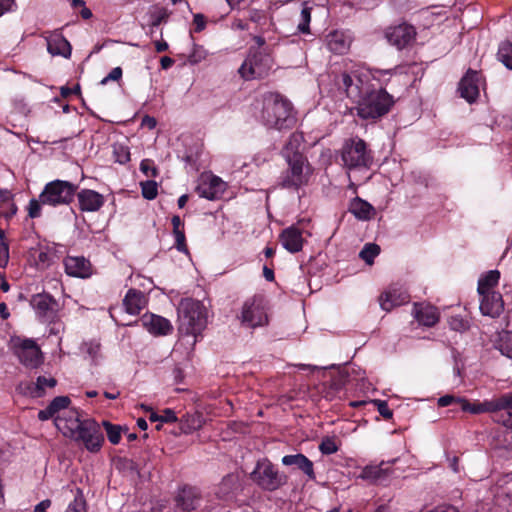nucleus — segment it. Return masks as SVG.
I'll return each mask as SVG.
<instances>
[{
	"mask_svg": "<svg viewBox=\"0 0 512 512\" xmlns=\"http://www.w3.org/2000/svg\"><path fill=\"white\" fill-rule=\"evenodd\" d=\"M122 78V69L121 67H115L113 68L110 73L104 77L100 84L101 85H105L107 84L109 81H118Z\"/></svg>",
	"mask_w": 512,
	"mask_h": 512,
	"instance_id": "57",
	"label": "nucleus"
},
{
	"mask_svg": "<svg viewBox=\"0 0 512 512\" xmlns=\"http://www.w3.org/2000/svg\"><path fill=\"white\" fill-rule=\"evenodd\" d=\"M56 413L52 410V408L48 405L45 409L40 410L38 413V418L42 421L48 420L54 417Z\"/></svg>",
	"mask_w": 512,
	"mask_h": 512,
	"instance_id": "61",
	"label": "nucleus"
},
{
	"mask_svg": "<svg viewBox=\"0 0 512 512\" xmlns=\"http://www.w3.org/2000/svg\"><path fill=\"white\" fill-rule=\"evenodd\" d=\"M176 506L183 511H193L200 506L202 501L201 492L193 486H185L179 490L176 498Z\"/></svg>",
	"mask_w": 512,
	"mask_h": 512,
	"instance_id": "16",
	"label": "nucleus"
},
{
	"mask_svg": "<svg viewBox=\"0 0 512 512\" xmlns=\"http://www.w3.org/2000/svg\"><path fill=\"white\" fill-rule=\"evenodd\" d=\"M51 297L44 294H37L35 295L32 300L31 304L33 308L39 313V314H45L51 307Z\"/></svg>",
	"mask_w": 512,
	"mask_h": 512,
	"instance_id": "38",
	"label": "nucleus"
},
{
	"mask_svg": "<svg viewBox=\"0 0 512 512\" xmlns=\"http://www.w3.org/2000/svg\"><path fill=\"white\" fill-rule=\"evenodd\" d=\"M46 42L47 50L51 55H59L64 58H69L71 56V45L62 34L56 32L51 33L46 37Z\"/></svg>",
	"mask_w": 512,
	"mask_h": 512,
	"instance_id": "28",
	"label": "nucleus"
},
{
	"mask_svg": "<svg viewBox=\"0 0 512 512\" xmlns=\"http://www.w3.org/2000/svg\"><path fill=\"white\" fill-rule=\"evenodd\" d=\"M64 267L65 272L72 277L88 278L92 274L90 262L82 256H67Z\"/></svg>",
	"mask_w": 512,
	"mask_h": 512,
	"instance_id": "21",
	"label": "nucleus"
},
{
	"mask_svg": "<svg viewBox=\"0 0 512 512\" xmlns=\"http://www.w3.org/2000/svg\"><path fill=\"white\" fill-rule=\"evenodd\" d=\"M351 44V39L342 31H333L326 36V46L329 51L335 54L346 53Z\"/></svg>",
	"mask_w": 512,
	"mask_h": 512,
	"instance_id": "29",
	"label": "nucleus"
},
{
	"mask_svg": "<svg viewBox=\"0 0 512 512\" xmlns=\"http://www.w3.org/2000/svg\"><path fill=\"white\" fill-rule=\"evenodd\" d=\"M142 195L147 200H153L158 193L157 183L152 180L141 182Z\"/></svg>",
	"mask_w": 512,
	"mask_h": 512,
	"instance_id": "42",
	"label": "nucleus"
},
{
	"mask_svg": "<svg viewBox=\"0 0 512 512\" xmlns=\"http://www.w3.org/2000/svg\"><path fill=\"white\" fill-rule=\"evenodd\" d=\"M262 120L269 128L277 130L291 128L295 123L291 103L276 93L265 95Z\"/></svg>",
	"mask_w": 512,
	"mask_h": 512,
	"instance_id": "3",
	"label": "nucleus"
},
{
	"mask_svg": "<svg viewBox=\"0 0 512 512\" xmlns=\"http://www.w3.org/2000/svg\"><path fill=\"white\" fill-rule=\"evenodd\" d=\"M272 67V59L268 54L258 50H250L238 72L245 80L263 78Z\"/></svg>",
	"mask_w": 512,
	"mask_h": 512,
	"instance_id": "9",
	"label": "nucleus"
},
{
	"mask_svg": "<svg viewBox=\"0 0 512 512\" xmlns=\"http://www.w3.org/2000/svg\"><path fill=\"white\" fill-rule=\"evenodd\" d=\"M358 115L363 119H375L386 114L393 104L392 97L383 89L367 92L359 97Z\"/></svg>",
	"mask_w": 512,
	"mask_h": 512,
	"instance_id": "5",
	"label": "nucleus"
},
{
	"mask_svg": "<svg viewBox=\"0 0 512 512\" xmlns=\"http://www.w3.org/2000/svg\"><path fill=\"white\" fill-rule=\"evenodd\" d=\"M251 479L262 489L275 491L283 486L287 478L281 475L274 465L266 458L257 462L251 473Z\"/></svg>",
	"mask_w": 512,
	"mask_h": 512,
	"instance_id": "6",
	"label": "nucleus"
},
{
	"mask_svg": "<svg viewBox=\"0 0 512 512\" xmlns=\"http://www.w3.org/2000/svg\"><path fill=\"white\" fill-rule=\"evenodd\" d=\"M56 383L57 381L53 377L39 376L36 382L20 383L18 389L24 395L40 398L45 394L47 388L55 387Z\"/></svg>",
	"mask_w": 512,
	"mask_h": 512,
	"instance_id": "20",
	"label": "nucleus"
},
{
	"mask_svg": "<svg viewBox=\"0 0 512 512\" xmlns=\"http://www.w3.org/2000/svg\"><path fill=\"white\" fill-rule=\"evenodd\" d=\"M461 401V410L474 415L493 413L498 423L506 428H512V393H506L489 400L469 402L466 398Z\"/></svg>",
	"mask_w": 512,
	"mask_h": 512,
	"instance_id": "2",
	"label": "nucleus"
},
{
	"mask_svg": "<svg viewBox=\"0 0 512 512\" xmlns=\"http://www.w3.org/2000/svg\"><path fill=\"white\" fill-rule=\"evenodd\" d=\"M480 311L491 318L499 317L504 310V301L499 292L480 295Z\"/></svg>",
	"mask_w": 512,
	"mask_h": 512,
	"instance_id": "22",
	"label": "nucleus"
},
{
	"mask_svg": "<svg viewBox=\"0 0 512 512\" xmlns=\"http://www.w3.org/2000/svg\"><path fill=\"white\" fill-rule=\"evenodd\" d=\"M179 332L192 337L191 344L197 341L207 325V309L202 302L190 298L183 299L178 307Z\"/></svg>",
	"mask_w": 512,
	"mask_h": 512,
	"instance_id": "1",
	"label": "nucleus"
},
{
	"mask_svg": "<svg viewBox=\"0 0 512 512\" xmlns=\"http://www.w3.org/2000/svg\"><path fill=\"white\" fill-rule=\"evenodd\" d=\"M178 420L175 412L172 410V409H165L162 413V415H160V422L161 423H174Z\"/></svg>",
	"mask_w": 512,
	"mask_h": 512,
	"instance_id": "58",
	"label": "nucleus"
},
{
	"mask_svg": "<svg viewBox=\"0 0 512 512\" xmlns=\"http://www.w3.org/2000/svg\"><path fill=\"white\" fill-rule=\"evenodd\" d=\"M267 321L264 300L261 296H253L244 302L241 312L242 324L256 328L265 325Z\"/></svg>",
	"mask_w": 512,
	"mask_h": 512,
	"instance_id": "11",
	"label": "nucleus"
},
{
	"mask_svg": "<svg viewBox=\"0 0 512 512\" xmlns=\"http://www.w3.org/2000/svg\"><path fill=\"white\" fill-rule=\"evenodd\" d=\"M66 512H86V502L81 492H78L74 501L69 504Z\"/></svg>",
	"mask_w": 512,
	"mask_h": 512,
	"instance_id": "49",
	"label": "nucleus"
},
{
	"mask_svg": "<svg viewBox=\"0 0 512 512\" xmlns=\"http://www.w3.org/2000/svg\"><path fill=\"white\" fill-rule=\"evenodd\" d=\"M77 197L79 207L82 211L95 212L104 204L103 195L94 190L83 189L78 192Z\"/></svg>",
	"mask_w": 512,
	"mask_h": 512,
	"instance_id": "26",
	"label": "nucleus"
},
{
	"mask_svg": "<svg viewBox=\"0 0 512 512\" xmlns=\"http://www.w3.org/2000/svg\"><path fill=\"white\" fill-rule=\"evenodd\" d=\"M103 426L105 428L108 440L114 445L118 444L121 439V426L111 424L108 421H104Z\"/></svg>",
	"mask_w": 512,
	"mask_h": 512,
	"instance_id": "41",
	"label": "nucleus"
},
{
	"mask_svg": "<svg viewBox=\"0 0 512 512\" xmlns=\"http://www.w3.org/2000/svg\"><path fill=\"white\" fill-rule=\"evenodd\" d=\"M374 405L377 407L378 412L382 417L385 419H390L393 415L392 411L388 407V404L386 401L383 400H374Z\"/></svg>",
	"mask_w": 512,
	"mask_h": 512,
	"instance_id": "55",
	"label": "nucleus"
},
{
	"mask_svg": "<svg viewBox=\"0 0 512 512\" xmlns=\"http://www.w3.org/2000/svg\"><path fill=\"white\" fill-rule=\"evenodd\" d=\"M385 36L390 44L401 50L414 41L416 32L413 26L403 23L388 28Z\"/></svg>",
	"mask_w": 512,
	"mask_h": 512,
	"instance_id": "13",
	"label": "nucleus"
},
{
	"mask_svg": "<svg viewBox=\"0 0 512 512\" xmlns=\"http://www.w3.org/2000/svg\"><path fill=\"white\" fill-rule=\"evenodd\" d=\"M339 86L345 90L349 98L357 100L360 97L359 87L350 75L343 73Z\"/></svg>",
	"mask_w": 512,
	"mask_h": 512,
	"instance_id": "36",
	"label": "nucleus"
},
{
	"mask_svg": "<svg viewBox=\"0 0 512 512\" xmlns=\"http://www.w3.org/2000/svg\"><path fill=\"white\" fill-rule=\"evenodd\" d=\"M56 428L66 437L73 439L83 420L79 419L76 411H68L63 416H57L54 420Z\"/></svg>",
	"mask_w": 512,
	"mask_h": 512,
	"instance_id": "19",
	"label": "nucleus"
},
{
	"mask_svg": "<svg viewBox=\"0 0 512 512\" xmlns=\"http://www.w3.org/2000/svg\"><path fill=\"white\" fill-rule=\"evenodd\" d=\"M304 138L301 133L295 132L289 136L288 141L286 142L283 148V156L287 159V156H294L297 154H302L300 152V148L303 144Z\"/></svg>",
	"mask_w": 512,
	"mask_h": 512,
	"instance_id": "35",
	"label": "nucleus"
},
{
	"mask_svg": "<svg viewBox=\"0 0 512 512\" xmlns=\"http://www.w3.org/2000/svg\"><path fill=\"white\" fill-rule=\"evenodd\" d=\"M12 349L19 361L27 368H37L43 362L40 347L31 339H16Z\"/></svg>",
	"mask_w": 512,
	"mask_h": 512,
	"instance_id": "10",
	"label": "nucleus"
},
{
	"mask_svg": "<svg viewBox=\"0 0 512 512\" xmlns=\"http://www.w3.org/2000/svg\"><path fill=\"white\" fill-rule=\"evenodd\" d=\"M123 305L127 313L137 315L146 305L145 295L141 291L130 289L123 299Z\"/></svg>",
	"mask_w": 512,
	"mask_h": 512,
	"instance_id": "31",
	"label": "nucleus"
},
{
	"mask_svg": "<svg viewBox=\"0 0 512 512\" xmlns=\"http://www.w3.org/2000/svg\"><path fill=\"white\" fill-rule=\"evenodd\" d=\"M413 314L420 324L428 327L435 325L439 320L437 309L431 305L414 304Z\"/></svg>",
	"mask_w": 512,
	"mask_h": 512,
	"instance_id": "30",
	"label": "nucleus"
},
{
	"mask_svg": "<svg viewBox=\"0 0 512 512\" xmlns=\"http://www.w3.org/2000/svg\"><path fill=\"white\" fill-rule=\"evenodd\" d=\"M450 327L455 331H464L468 328V322L459 316H453L449 321Z\"/></svg>",
	"mask_w": 512,
	"mask_h": 512,
	"instance_id": "56",
	"label": "nucleus"
},
{
	"mask_svg": "<svg viewBox=\"0 0 512 512\" xmlns=\"http://www.w3.org/2000/svg\"><path fill=\"white\" fill-rule=\"evenodd\" d=\"M141 125L143 127H147L148 129L152 130L156 127L157 121L154 117L146 115L143 117V119L141 121Z\"/></svg>",
	"mask_w": 512,
	"mask_h": 512,
	"instance_id": "62",
	"label": "nucleus"
},
{
	"mask_svg": "<svg viewBox=\"0 0 512 512\" xmlns=\"http://www.w3.org/2000/svg\"><path fill=\"white\" fill-rule=\"evenodd\" d=\"M480 75L477 71L469 69L459 83L460 96L473 103L479 96Z\"/></svg>",
	"mask_w": 512,
	"mask_h": 512,
	"instance_id": "15",
	"label": "nucleus"
},
{
	"mask_svg": "<svg viewBox=\"0 0 512 512\" xmlns=\"http://www.w3.org/2000/svg\"><path fill=\"white\" fill-rule=\"evenodd\" d=\"M9 261V246L5 240L4 232L0 230V267H6Z\"/></svg>",
	"mask_w": 512,
	"mask_h": 512,
	"instance_id": "47",
	"label": "nucleus"
},
{
	"mask_svg": "<svg viewBox=\"0 0 512 512\" xmlns=\"http://www.w3.org/2000/svg\"><path fill=\"white\" fill-rule=\"evenodd\" d=\"M41 205H44L40 198L31 199L28 205V215L31 218H38L41 215Z\"/></svg>",
	"mask_w": 512,
	"mask_h": 512,
	"instance_id": "52",
	"label": "nucleus"
},
{
	"mask_svg": "<svg viewBox=\"0 0 512 512\" xmlns=\"http://www.w3.org/2000/svg\"><path fill=\"white\" fill-rule=\"evenodd\" d=\"M140 170L147 177H156L157 176V168L154 166V163L150 159H144L140 163Z\"/></svg>",
	"mask_w": 512,
	"mask_h": 512,
	"instance_id": "51",
	"label": "nucleus"
},
{
	"mask_svg": "<svg viewBox=\"0 0 512 512\" xmlns=\"http://www.w3.org/2000/svg\"><path fill=\"white\" fill-rule=\"evenodd\" d=\"M51 264V255L47 251H40L37 256V265L46 268Z\"/></svg>",
	"mask_w": 512,
	"mask_h": 512,
	"instance_id": "59",
	"label": "nucleus"
},
{
	"mask_svg": "<svg viewBox=\"0 0 512 512\" xmlns=\"http://www.w3.org/2000/svg\"><path fill=\"white\" fill-rule=\"evenodd\" d=\"M113 155L115 161L120 164H125L130 160V152L129 149L124 145H114L113 146Z\"/></svg>",
	"mask_w": 512,
	"mask_h": 512,
	"instance_id": "43",
	"label": "nucleus"
},
{
	"mask_svg": "<svg viewBox=\"0 0 512 512\" xmlns=\"http://www.w3.org/2000/svg\"><path fill=\"white\" fill-rule=\"evenodd\" d=\"M81 351L92 360H96L100 352V343L97 341L84 342L81 346Z\"/></svg>",
	"mask_w": 512,
	"mask_h": 512,
	"instance_id": "45",
	"label": "nucleus"
},
{
	"mask_svg": "<svg viewBox=\"0 0 512 512\" xmlns=\"http://www.w3.org/2000/svg\"><path fill=\"white\" fill-rule=\"evenodd\" d=\"M208 52L199 45H194L193 50L188 57V61L191 64H198L206 59Z\"/></svg>",
	"mask_w": 512,
	"mask_h": 512,
	"instance_id": "46",
	"label": "nucleus"
},
{
	"mask_svg": "<svg viewBox=\"0 0 512 512\" xmlns=\"http://www.w3.org/2000/svg\"><path fill=\"white\" fill-rule=\"evenodd\" d=\"M142 326L155 336H164L172 332L173 326L170 321L155 314H144L140 319Z\"/></svg>",
	"mask_w": 512,
	"mask_h": 512,
	"instance_id": "18",
	"label": "nucleus"
},
{
	"mask_svg": "<svg viewBox=\"0 0 512 512\" xmlns=\"http://www.w3.org/2000/svg\"><path fill=\"white\" fill-rule=\"evenodd\" d=\"M70 404V399L67 396H58L55 397L49 406L55 413H58L60 410L65 409Z\"/></svg>",
	"mask_w": 512,
	"mask_h": 512,
	"instance_id": "50",
	"label": "nucleus"
},
{
	"mask_svg": "<svg viewBox=\"0 0 512 512\" xmlns=\"http://www.w3.org/2000/svg\"><path fill=\"white\" fill-rule=\"evenodd\" d=\"M280 241L287 251L297 253L302 249L304 243L302 231L296 226L288 227L282 231Z\"/></svg>",
	"mask_w": 512,
	"mask_h": 512,
	"instance_id": "25",
	"label": "nucleus"
},
{
	"mask_svg": "<svg viewBox=\"0 0 512 512\" xmlns=\"http://www.w3.org/2000/svg\"><path fill=\"white\" fill-rule=\"evenodd\" d=\"M73 440L81 441L88 451L97 452L104 442V436L96 421L86 419L83 420V425H81Z\"/></svg>",
	"mask_w": 512,
	"mask_h": 512,
	"instance_id": "12",
	"label": "nucleus"
},
{
	"mask_svg": "<svg viewBox=\"0 0 512 512\" xmlns=\"http://www.w3.org/2000/svg\"><path fill=\"white\" fill-rule=\"evenodd\" d=\"M350 212L360 220H369L374 216L375 210L371 204L360 199L355 198L350 205Z\"/></svg>",
	"mask_w": 512,
	"mask_h": 512,
	"instance_id": "33",
	"label": "nucleus"
},
{
	"mask_svg": "<svg viewBox=\"0 0 512 512\" xmlns=\"http://www.w3.org/2000/svg\"><path fill=\"white\" fill-rule=\"evenodd\" d=\"M77 186L63 180H54L47 183L40 194L43 204L58 206L69 204L74 198Z\"/></svg>",
	"mask_w": 512,
	"mask_h": 512,
	"instance_id": "8",
	"label": "nucleus"
},
{
	"mask_svg": "<svg viewBox=\"0 0 512 512\" xmlns=\"http://www.w3.org/2000/svg\"><path fill=\"white\" fill-rule=\"evenodd\" d=\"M463 397H456L454 395H444L440 398H438L437 400V404L439 407H447L449 405H452V404H458L459 406H461V401Z\"/></svg>",
	"mask_w": 512,
	"mask_h": 512,
	"instance_id": "53",
	"label": "nucleus"
},
{
	"mask_svg": "<svg viewBox=\"0 0 512 512\" xmlns=\"http://www.w3.org/2000/svg\"><path fill=\"white\" fill-rule=\"evenodd\" d=\"M499 61H501L508 69L512 70V43L503 42L497 53Z\"/></svg>",
	"mask_w": 512,
	"mask_h": 512,
	"instance_id": "40",
	"label": "nucleus"
},
{
	"mask_svg": "<svg viewBox=\"0 0 512 512\" xmlns=\"http://www.w3.org/2000/svg\"><path fill=\"white\" fill-rule=\"evenodd\" d=\"M287 170L281 177V186L289 189H299L307 185L313 173V169L303 154L287 156Z\"/></svg>",
	"mask_w": 512,
	"mask_h": 512,
	"instance_id": "4",
	"label": "nucleus"
},
{
	"mask_svg": "<svg viewBox=\"0 0 512 512\" xmlns=\"http://www.w3.org/2000/svg\"><path fill=\"white\" fill-rule=\"evenodd\" d=\"M195 24V31L201 32L206 27L205 17L202 14H195L193 18Z\"/></svg>",
	"mask_w": 512,
	"mask_h": 512,
	"instance_id": "60",
	"label": "nucleus"
},
{
	"mask_svg": "<svg viewBox=\"0 0 512 512\" xmlns=\"http://www.w3.org/2000/svg\"><path fill=\"white\" fill-rule=\"evenodd\" d=\"M390 466V462H381L379 465H368L362 469L359 477L363 480L382 484L392 473Z\"/></svg>",
	"mask_w": 512,
	"mask_h": 512,
	"instance_id": "23",
	"label": "nucleus"
},
{
	"mask_svg": "<svg viewBox=\"0 0 512 512\" xmlns=\"http://www.w3.org/2000/svg\"><path fill=\"white\" fill-rule=\"evenodd\" d=\"M225 190V183L215 175H202L196 188L200 197L208 200L218 198Z\"/></svg>",
	"mask_w": 512,
	"mask_h": 512,
	"instance_id": "14",
	"label": "nucleus"
},
{
	"mask_svg": "<svg viewBox=\"0 0 512 512\" xmlns=\"http://www.w3.org/2000/svg\"><path fill=\"white\" fill-rule=\"evenodd\" d=\"M281 462L284 466H294L304 473L309 480H314L316 478L313 462L304 454L297 453L285 455L282 457Z\"/></svg>",
	"mask_w": 512,
	"mask_h": 512,
	"instance_id": "24",
	"label": "nucleus"
},
{
	"mask_svg": "<svg viewBox=\"0 0 512 512\" xmlns=\"http://www.w3.org/2000/svg\"><path fill=\"white\" fill-rule=\"evenodd\" d=\"M499 279L500 272L498 270H490L482 275L478 281L479 294L496 293L494 288L498 285Z\"/></svg>",
	"mask_w": 512,
	"mask_h": 512,
	"instance_id": "32",
	"label": "nucleus"
},
{
	"mask_svg": "<svg viewBox=\"0 0 512 512\" xmlns=\"http://www.w3.org/2000/svg\"><path fill=\"white\" fill-rule=\"evenodd\" d=\"M498 349L502 355L512 359V332L505 331L500 335Z\"/></svg>",
	"mask_w": 512,
	"mask_h": 512,
	"instance_id": "39",
	"label": "nucleus"
},
{
	"mask_svg": "<svg viewBox=\"0 0 512 512\" xmlns=\"http://www.w3.org/2000/svg\"><path fill=\"white\" fill-rule=\"evenodd\" d=\"M409 301V295L400 288L392 287L380 296V306L385 311H390Z\"/></svg>",
	"mask_w": 512,
	"mask_h": 512,
	"instance_id": "27",
	"label": "nucleus"
},
{
	"mask_svg": "<svg viewBox=\"0 0 512 512\" xmlns=\"http://www.w3.org/2000/svg\"><path fill=\"white\" fill-rule=\"evenodd\" d=\"M380 253V247L375 243H367L359 253V257L368 265H372L374 258Z\"/></svg>",
	"mask_w": 512,
	"mask_h": 512,
	"instance_id": "37",
	"label": "nucleus"
},
{
	"mask_svg": "<svg viewBox=\"0 0 512 512\" xmlns=\"http://www.w3.org/2000/svg\"><path fill=\"white\" fill-rule=\"evenodd\" d=\"M14 5V0H0V16L10 11Z\"/></svg>",
	"mask_w": 512,
	"mask_h": 512,
	"instance_id": "63",
	"label": "nucleus"
},
{
	"mask_svg": "<svg viewBox=\"0 0 512 512\" xmlns=\"http://www.w3.org/2000/svg\"><path fill=\"white\" fill-rule=\"evenodd\" d=\"M241 490V483L237 474L231 473L223 477L215 489V495L222 501H232Z\"/></svg>",
	"mask_w": 512,
	"mask_h": 512,
	"instance_id": "17",
	"label": "nucleus"
},
{
	"mask_svg": "<svg viewBox=\"0 0 512 512\" xmlns=\"http://www.w3.org/2000/svg\"><path fill=\"white\" fill-rule=\"evenodd\" d=\"M311 21V8L303 7L300 13V21L298 23V30L301 33H309V23Z\"/></svg>",
	"mask_w": 512,
	"mask_h": 512,
	"instance_id": "44",
	"label": "nucleus"
},
{
	"mask_svg": "<svg viewBox=\"0 0 512 512\" xmlns=\"http://www.w3.org/2000/svg\"><path fill=\"white\" fill-rule=\"evenodd\" d=\"M204 422L205 420L201 413H186L180 420V428L184 433L188 434L200 429Z\"/></svg>",
	"mask_w": 512,
	"mask_h": 512,
	"instance_id": "34",
	"label": "nucleus"
},
{
	"mask_svg": "<svg viewBox=\"0 0 512 512\" xmlns=\"http://www.w3.org/2000/svg\"><path fill=\"white\" fill-rule=\"evenodd\" d=\"M175 237V246L178 251L187 253V245H186V239H185V233L184 230H177V232L173 233Z\"/></svg>",
	"mask_w": 512,
	"mask_h": 512,
	"instance_id": "54",
	"label": "nucleus"
},
{
	"mask_svg": "<svg viewBox=\"0 0 512 512\" xmlns=\"http://www.w3.org/2000/svg\"><path fill=\"white\" fill-rule=\"evenodd\" d=\"M319 450L324 455H330L338 451V446L333 438L326 437L321 441Z\"/></svg>",
	"mask_w": 512,
	"mask_h": 512,
	"instance_id": "48",
	"label": "nucleus"
},
{
	"mask_svg": "<svg viewBox=\"0 0 512 512\" xmlns=\"http://www.w3.org/2000/svg\"><path fill=\"white\" fill-rule=\"evenodd\" d=\"M50 506H51V500L45 499L35 506L34 512H47V509Z\"/></svg>",
	"mask_w": 512,
	"mask_h": 512,
	"instance_id": "64",
	"label": "nucleus"
},
{
	"mask_svg": "<svg viewBox=\"0 0 512 512\" xmlns=\"http://www.w3.org/2000/svg\"><path fill=\"white\" fill-rule=\"evenodd\" d=\"M341 158L344 165L349 168H369L373 158L367 150L366 143L359 138L350 139L342 147Z\"/></svg>",
	"mask_w": 512,
	"mask_h": 512,
	"instance_id": "7",
	"label": "nucleus"
}]
</instances>
